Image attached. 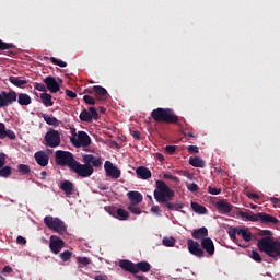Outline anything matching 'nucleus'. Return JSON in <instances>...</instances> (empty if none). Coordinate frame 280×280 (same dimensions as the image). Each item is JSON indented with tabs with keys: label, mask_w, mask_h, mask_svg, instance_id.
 Here are the masks:
<instances>
[{
	"label": "nucleus",
	"mask_w": 280,
	"mask_h": 280,
	"mask_svg": "<svg viewBox=\"0 0 280 280\" xmlns=\"http://www.w3.org/2000/svg\"><path fill=\"white\" fill-rule=\"evenodd\" d=\"M94 279H95V280H108V279L106 278V276H103V275H96V276L94 277Z\"/></svg>",
	"instance_id": "obj_59"
},
{
	"label": "nucleus",
	"mask_w": 280,
	"mask_h": 280,
	"mask_svg": "<svg viewBox=\"0 0 280 280\" xmlns=\"http://www.w3.org/2000/svg\"><path fill=\"white\" fill-rule=\"evenodd\" d=\"M39 178H40V180H45V178H47V172L46 171H42Z\"/></svg>",
	"instance_id": "obj_61"
},
{
	"label": "nucleus",
	"mask_w": 280,
	"mask_h": 280,
	"mask_svg": "<svg viewBox=\"0 0 280 280\" xmlns=\"http://www.w3.org/2000/svg\"><path fill=\"white\" fill-rule=\"evenodd\" d=\"M188 152H189V154H198V152H200V150L196 145H189Z\"/></svg>",
	"instance_id": "obj_50"
},
{
	"label": "nucleus",
	"mask_w": 280,
	"mask_h": 280,
	"mask_svg": "<svg viewBox=\"0 0 280 280\" xmlns=\"http://www.w3.org/2000/svg\"><path fill=\"white\" fill-rule=\"evenodd\" d=\"M18 100V93L14 90L10 91H0V108H8V106H12L14 102Z\"/></svg>",
	"instance_id": "obj_9"
},
{
	"label": "nucleus",
	"mask_w": 280,
	"mask_h": 280,
	"mask_svg": "<svg viewBox=\"0 0 280 280\" xmlns=\"http://www.w3.org/2000/svg\"><path fill=\"white\" fill-rule=\"evenodd\" d=\"M88 93H90L91 95H93L94 93L98 102H106V100H108V91H106V89L101 85H94L92 90H88Z\"/></svg>",
	"instance_id": "obj_12"
},
{
	"label": "nucleus",
	"mask_w": 280,
	"mask_h": 280,
	"mask_svg": "<svg viewBox=\"0 0 280 280\" xmlns=\"http://www.w3.org/2000/svg\"><path fill=\"white\" fill-rule=\"evenodd\" d=\"M40 100H42L44 106H47V107L54 106V101H51V94L46 93V92L42 93Z\"/></svg>",
	"instance_id": "obj_30"
},
{
	"label": "nucleus",
	"mask_w": 280,
	"mask_h": 280,
	"mask_svg": "<svg viewBox=\"0 0 280 280\" xmlns=\"http://www.w3.org/2000/svg\"><path fill=\"white\" fill-rule=\"evenodd\" d=\"M9 82L13 84L14 86H18L19 89H22L27 84V80H22L21 77H9Z\"/></svg>",
	"instance_id": "obj_25"
},
{
	"label": "nucleus",
	"mask_w": 280,
	"mask_h": 280,
	"mask_svg": "<svg viewBox=\"0 0 280 280\" xmlns=\"http://www.w3.org/2000/svg\"><path fill=\"white\" fill-rule=\"evenodd\" d=\"M83 101L85 104H89L90 106H95V98L91 95H84Z\"/></svg>",
	"instance_id": "obj_43"
},
{
	"label": "nucleus",
	"mask_w": 280,
	"mask_h": 280,
	"mask_svg": "<svg viewBox=\"0 0 280 280\" xmlns=\"http://www.w3.org/2000/svg\"><path fill=\"white\" fill-rule=\"evenodd\" d=\"M116 214L118 215L119 220H126V218H128L130 215V213H128V211H126L122 208H118L116 211Z\"/></svg>",
	"instance_id": "obj_34"
},
{
	"label": "nucleus",
	"mask_w": 280,
	"mask_h": 280,
	"mask_svg": "<svg viewBox=\"0 0 280 280\" xmlns=\"http://www.w3.org/2000/svg\"><path fill=\"white\" fill-rule=\"evenodd\" d=\"M191 209L195 211V213H199V215H206L207 213V207L198 203V202H191Z\"/></svg>",
	"instance_id": "obj_26"
},
{
	"label": "nucleus",
	"mask_w": 280,
	"mask_h": 280,
	"mask_svg": "<svg viewBox=\"0 0 280 280\" xmlns=\"http://www.w3.org/2000/svg\"><path fill=\"white\" fill-rule=\"evenodd\" d=\"M44 84L46 89L50 91V93H58L60 91V84L56 81V78L48 75L44 79Z\"/></svg>",
	"instance_id": "obj_15"
},
{
	"label": "nucleus",
	"mask_w": 280,
	"mask_h": 280,
	"mask_svg": "<svg viewBox=\"0 0 280 280\" xmlns=\"http://www.w3.org/2000/svg\"><path fill=\"white\" fill-rule=\"evenodd\" d=\"M153 196L156 202L168 211H180V209H185V203L172 202V200H174V196H176V192L161 179L155 182Z\"/></svg>",
	"instance_id": "obj_2"
},
{
	"label": "nucleus",
	"mask_w": 280,
	"mask_h": 280,
	"mask_svg": "<svg viewBox=\"0 0 280 280\" xmlns=\"http://www.w3.org/2000/svg\"><path fill=\"white\" fill-rule=\"evenodd\" d=\"M77 145H79V148H89V145H91V137L86 131L78 132Z\"/></svg>",
	"instance_id": "obj_18"
},
{
	"label": "nucleus",
	"mask_w": 280,
	"mask_h": 280,
	"mask_svg": "<svg viewBox=\"0 0 280 280\" xmlns=\"http://www.w3.org/2000/svg\"><path fill=\"white\" fill-rule=\"evenodd\" d=\"M50 62H52V65H57L58 67H62V68L67 67L66 61L59 60L56 57H51Z\"/></svg>",
	"instance_id": "obj_40"
},
{
	"label": "nucleus",
	"mask_w": 280,
	"mask_h": 280,
	"mask_svg": "<svg viewBox=\"0 0 280 280\" xmlns=\"http://www.w3.org/2000/svg\"><path fill=\"white\" fill-rule=\"evenodd\" d=\"M104 170L108 178H115V179L121 178V171L117 168V166L113 165L110 161L105 162Z\"/></svg>",
	"instance_id": "obj_13"
},
{
	"label": "nucleus",
	"mask_w": 280,
	"mask_h": 280,
	"mask_svg": "<svg viewBox=\"0 0 280 280\" xmlns=\"http://www.w3.org/2000/svg\"><path fill=\"white\" fill-rule=\"evenodd\" d=\"M16 242H18V244H27V240H25V237H23V236H18V238H16Z\"/></svg>",
	"instance_id": "obj_56"
},
{
	"label": "nucleus",
	"mask_w": 280,
	"mask_h": 280,
	"mask_svg": "<svg viewBox=\"0 0 280 280\" xmlns=\"http://www.w3.org/2000/svg\"><path fill=\"white\" fill-rule=\"evenodd\" d=\"M44 224L47 226V229H50V231H55V233L62 234L67 231V225H65V222L59 218H54L51 215L44 218Z\"/></svg>",
	"instance_id": "obj_7"
},
{
	"label": "nucleus",
	"mask_w": 280,
	"mask_h": 280,
	"mask_svg": "<svg viewBox=\"0 0 280 280\" xmlns=\"http://www.w3.org/2000/svg\"><path fill=\"white\" fill-rule=\"evenodd\" d=\"M138 203H130L128 206V211L133 213V215H141V208L137 207Z\"/></svg>",
	"instance_id": "obj_33"
},
{
	"label": "nucleus",
	"mask_w": 280,
	"mask_h": 280,
	"mask_svg": "<svg viewBox=\"0 0 280 280\" xmlns=\"http://www.w3.org/2000/svg\"><path fill=\"white\" fill-rule=\"evenodd\" d=\"M72 256L73 253L71 250H65L63 253L59 254L60 259H62L63 261H69Z\"/></svg>",
	"instance_id": "obj_37"
},
{
	"label": "nucleus",
	"mask_w": 280,
	"mask_h": 280,
	"mask_svg": "<svg viewBox=\"0 0 280 280\" xmlns=\"http://www.w3.org/2000/svg\"><path fill=\"white\" fill-rule=\"evenodd\" d=\"M258 250L265 253L268 257L277 259L280 257V241H275L270 237H261L257 242Z\"/></svg>",
	"instance_id": "obj_4"
},
{
	"label": "nucleus",
	"mask_w": 280,
	"mask_h": 280,
	"mask_svg": "<svg viewBox=\"0 0 280 280\" xmlns=\"http://www.w3.org/2000/svg\"><path fill=\"white\" fill-rule=\"evenodd\" d=\"M270 201L273 203V205H277V202H279V199L277 197H271L270 198Z\"/></svg>",
	"instance_id": "obj_62"
},
{
	"label": "nucleus",
	"mask_w": 280,
	"mask_h": 280,
	"mask_svg": "<svg viewBox=\"0 0 280 280\" xmlns=\"http://www.w3.org/2000/svg\"><path fill=\"white\" fill-rule=\"evenodd\" d=\"M189 165H191L192 167H205V160L199 156H190Z\"/></svg>",
	"instance_id": "obj_27"
},
{
	"label": "nucleus",
	"mask_w": 280,
	"mask_h": 280,
	"mask_svg": "<svg viewBox=\"0 0 280 280\" xmlns=\"http://www.w3.org/2000/svg\"><path fill=\"white\" fill-rule=\"evenodd\" d=\"M208 194H211V196H219V194H222V189L209 186Z\"/></svg>",
	"instance_id": "obj_41"
},
{
	"label": "nucleus",
	"mask_w": 280,
	"mask_h": 280,
	"mask_svg": "<svg viewBox=\"0 0 280 280\" xmlns=\"http://www.w3.org/2000/svg\"><path fill=\"white\" fill-rule=\"evenodd\" d=\"M35 91H42V93H47V86L43 83L35 82L34 83Z\"/></svg>",
	"instance_id": "obj_42"
},
{
	"label": "nucleus",
	"mask_w": 280,
	"mask_h": 280,
	"mask_svg": "<svg viewBox=\"0 0 280 280\" xmlns=\"http://www.w3.org/2000/svg\"><path fill=\"white\" fill-rule=\"evenodd\" d=\"M186 187L188 191H192V192L198 191V184L196 183H186Z\"/></svg>",
	"instance_id": "obj_46"
},
{
	"label": "nucleus",
	"mask_w": 280,
	"mask_h": 280,
	"mask_svg": "<svg viewBox=\"0 0 280 280\" xmlns=\"http://www.w3.org/2000/svg\"><path fill=\"white\" fill-rule=\"evenodd\" d=\"M4 133H5V124L0 122V139L3 138Z\"/></svg>",
	"instance_id": "obj_54"
},
{
	"label": "nucleus",
	"mask_w": 280,
	"mask_h": 280,
	"mask_svg": "<svg viewBox=\"0 0 280 280\" xmlns=\"http://www.w3.org/2000/svg\"><path fill=\"white\" fill-rule=\"evenodd\" d=\"M12 174V167L10 166H2L0 167V177L8 178Z\"/></svg>",
	"instance_id": "obj_31"
},
{
	"label": "nucleus",
	"mask_w": 280,
	"mask_h": 280,
	"mask_svg": "<svg viewBox=\"0 0 280 280\" xmlns=\"http://www.w3.org/2000/svg\"><path fill=\"white\" fill-rule=\"evenodd\" d=\"M55 161L60 167H69L80 178H89L93 176V172H95L94 167H102V158L93 154H84L82 155L84 164H81L73 158V153L62 150L55 152Z\"/></svg>",
	"instance_id": "obj_1"
},
{
	"label": "nucleus",
	"mask_w": 280,
	"mask_h": 280,
	"mask_svg": "<svg viewBox=\"0 0 280 280\" xmlns=\"http://www.w3.org/2000/svg\"><path fill=\"white\" fill-rule=\"evenodd\" d=\"M127 197L130 200V205H141V202H143V195H141V192L139 191H129L127 192Z\"/></svg>",
	"instance_id": "obj_22"
},
{
	"label": "nucleus",
	"mask_w": 280,
	"mask_h": 280,
	"mask_svg": "<svg viewBox=\"0 0 280 280\" xmlns=\"http://www.w3.org/2000/svg\"><path fill=\"white\" fill-rule=\"evenodd\" d=\"M228 233L230 235V240L237 244V235H241L245 242H250L253 240V234L250 233V230L246 228H229Z\"/></svg>",
	"instance_id": "obj_8"
},
{
	"label": "nucleus",
	"mask_w": 280,
	"mask_h": 280,
	"mask_svg": "<svg viewBox=\"0 0 280 280\" xmlns=\"http://www.w3.org/2000/svg\"><path fill=\"white\" fill-rule=\"evenodd\" d=\"M80 121H85L86 124H93V119L91 113L89 110L83 109L79 115Z\"/></svg>",
	"instance_id": "obj_29"
},
{
	"label": "nucleus",
	"mask_w": 280,
	"mask_h": 280,
	"mask_svg": "<svg viewBox=\"0 0 280 280\" xmlns=\"http://www.w3.org/2000/svg\"><path fill=\"white\" fill-rule=\"evenodd\" d=\"M151 117L156 124H178V116L172 108H156L151 112Z\"/></svg>",
	"instance_id": "obj_5"
},
{
	"label": "nucleus",
	"mask_w": 280,
	"mask_h": 280,
	"mask_svg": "<svg viewBox=\"0 0 280 280\" xmlns=\"http://www.w3.org/2000/svg\"><path fill=\"white\" fill-rule=\"evenodd\" d=\"M147 198H148L150 205H154V199H152V196L147 195Z\"/></svg>",
	"instance_id": "obj_63"
},
{
	"label": "nucleus",
	"mask_w": 280,
	"mask_h": 280,
	"mask_svg": "<svg viewBox=\"0 0 280 280\" xmlns=\"http://www.w3.org/2000/svg\"><path fill=\"white\" fill-rule=\"evenodd\" d=\"M34 159L40 167H47L49 165V154L45 151H37L34 154Z\"/></svg>",
	"instance_id": "obj_16"
},
{
	"label": "nucleus",
	"mask_w": 280,
	"mask_h": 280,
	"mask_svg": "<svg viewBox=\"0 0 280 280\" xmlns=\"http://www.w3.org/2000/svg\"><path fill=\"white\" fill-rule=\"evenodd\" d=\"M201 248L206 250L208 255H215V245L209 236L201 241Z\"/></svg>",
	"instance_id": "obj_21"
},
{
	"label": "nucleus",
	"mask_w": 280,
	"mask_h": 280,
	"mask_svg": "<svg viewBox=\"0 0 280 280\" xmlns=\"http://www.w3.org/2000/svg\"><path fill=\"white\" fill-rule=\"evenodd\" d=\"M187 247L190 255L195 257H205V249L200 247V244L191 238L187 240Z\"/></svg>",
	"instance_id": "obj_11"
},
{
	"label": "nucleus",
	"mask_w": 280,
	"mask_h": 280,
	"mask_svg": "<svg viewBox=\"0 0 280 280\" xmlns=\"http://www.w3.org/2000/svg\"><path fill=\"white\" fill-rule=\"evenodd\" d=\"M136 174L138 178H141L142 180H148V178H152V172L145 166H139L136 170Z\"/></svg>",
	"instance_id": "obj_23"
},
{
	"label": "nucleus",
	"mask_w": 280,
	"mask_h": 280,
	"mask_svg": "<svg viewBox=\"0 0 280 280\" xmlns=\"http://www.w3.org/2000/svg\"><path fill=\"white\" fill-rule=\"evenodd\" d=\"M2 272H8V273L12 272V267H10L8 265L4 266L3 269H2Z\"/></svg>",
	"instance_id": "obj_60"
},
{
	"label": "nucleus",
	"mask_w": 280,
	"mask_h": 280,
	"mask_svg": "<svg viewBox=\"0 0 280 280\" xmlns=\"http://www.w3.org/2000/svg\"><path fill=\"white\" fill-rule=\"evenodd\" d=\"M159 211H161V208L159 206H152L151 208L152 213H159Z\"/></svg>",
	"instance_id": "obj_57"
},
{
	"label": "nucleus",
	"mask_w": 280,
	"mask_h": 280,
	"mask_svg": "<svg viewBox=\"0 0 280 280\" xmlns=\"http://www.w3.org/2000/svg\"><path fill=\"white\" fill-rule=\"evenodd\" d=\"M66 95L71 100H75L78 97V94L71 90H66Z\"/></svg>",
	"instance_id": "obj_51"
},
{
	"label": "nucleus",
	"mask_w": 280,
	"mask_h": 280,
	"mask_svg": "<svg viewBox=\"0 0 280 280\" xmlns=\"http://www.w3.org/2000/svg\"><path fill=\"white\" fill-rule=\"evenodd\" d=\"M247 198H250L252 200H259V195L255 192H248Z\"/></svg>",
	"instance_id": "obj_53"
},
{
	"label": "nucleus",
	"mask_w": 280,
	"mask_h": 280,
	"mask_svg": "<svg viewBox=\"0 0 280 280\" xmlns=\"http://www.w3.org/2000/svg\"><path fill=\"white\" fill-rule=\"evenodd\" d=\"M100 113H102L103 115L106 114V108L105 107H100Z\"/></svg>",
	"instance_id": "obj_64"
},
{
	"label": "nucleus",
	"mask_w": 280,
	"mask_h": 280,
	"mask_svg": "<svg viewBox=\"0 0 280 280\" xmlns=\"http://www.w3.org/2000/svg\"><path fill=\"white\" fill-rule=\"evenodd\" d=\"M130 135L136 139V141H141V139H143V137H141V132L137 130H130Z\"/></svg>",
	"instance_id": "obj_47"
},
{
	"label": "nucleus",
	"mask_w": 280,
	"mask_h": 280,
	"mask_svg": "<svg viewBox=\"0 0 280 280\" xmlns=\"http://www.w3.org/2000/svg\"><path fill=\"white\" fill-rule=\"evenodd\" d=\"M88 110L92 119H100V114L97 113V109L95 107H89Z\"/></svg>",
	"instance_id": "obj_44"
},
{
	"label": "nucleus",
	"mask_w": 280,
	"mask_h": 280,
	"mask_svg": "<svg viewBox=\"0 0 280 280\" xmlns=\"http://www.w3.org/2000/svg\"><path fill=\"white\" fill-rule=\"evenodd\" d=\"M18 103L20 106H30L32 104V97L27 93L18 94Z\"/></svg>",
	"instance_id": "obj_24"
},
{
	"label": "nucleus",
	"mask_w": 280,
	"mask_h": 280,
	"mask_svg": "<svg viewBox=\"0 0 280 280\" xmlns=\"http://www.w3.org/2000/svg\"><path fill=\"white\" fill-rule=\"evenodd\" d=\"M74 185L71 180L65 179L59 183V189L66 194V196H73Z\"/></svg>",
	"instance_id": "obj_19"
},
{
	"label": "nucleus",
	"mask_w": 280,
	"mask_h": 280,
	"mask_svg": "<svg viewBox=\"0 0 280 280\" xmlns=\"http://www.w3.org/2000/svg\"><path fill=\"white\" fill-rule=\"evenodd\" d=\"M163 177L166 179V180H178V177L172 175V174H164Z\"/></svg>",
	"instance_id": "obj_52"
},
{
	"label": "nucleus",
	"mask_w": 280,
	"mask_h": 280,
	"mask_svg": "<svg viewBox=\"0 0 280 280\" xmlns=\"http://www.w3.org/2000/svg\"><path fill=\"white\" fill-rule=\"evenodd\" d=\"M49 248L54 255H58L62 248H65V241L61 238L57 237L54 240V236H51L50 242H49Z\"/></svg>",
	"instance_id": "obj_17"
},
{
	"label": "nucleus",
	"mask_w": 280,
	"mask_h": 280,
	"mask_svg": "<svg viewBox=\"0 0 280 280\" xmlns=\"http://www.w3.org/2000/svg\"><path fill=\"white\" fill-rule=\"evenodd\" d=\"M77 260L81 266H89V264H91V259L89 257H78Z\"/></svg>",
	"instance_id": "obj_45"
},
{
	"label": "nucleus",
	"mask_w": 280,
	"mask_h": 280,
	"mask_svg": "<svg viewBox=\"0 0 280 280\" xmlns=\"http://www.w3.org/2000/svg\"><path fill=\"white\" fill-rule=\"evenodd\" d=\"M5 165V153H0V168Z\"/></svg>",
	"instance_id": "obj_55"
},
{
	"label": "nucleus",
	"mask_w": 280,
	"mask_h": 280,
	"mask_svg": "<svg viewBox=\"0 0 280 280\" xmlns=\"http://www.w3.org/2000/svg\"><path fill=\"white\" fill-rule=\"evenodd\" d=\"M14 48V44L12 43H4L0 39V51H5V49H12Z\"/></svg>",
	"instance_id": "obj_39"
},
{
	"label": "nucleus",
	"mask_w": 280,
	"mask_h": 280,
	"mask_svg": "<svg viewBox=\"0 0 280 280\" xmlns=\"http://www.w3.org/2000/svg\"><path fill=\"white\" fill-rule=\"evenodd\" d=\"M42 117H43L44 121H46V124L48 126H59L60 125V120L57 119L54 116H49L47 114H43Z\"/></svg>",
	"instance_id": "obj_28"
},
{
	"label": "nucleus",
	"mask_w": 280,
	"mask_h": 280,
	"mask_svg": "<svg viewBox=\"0 0 280 280\" xmlns=\"http://www.w3.org/2000/svg\"><path fill=\"white\" fill-rule=\"evenodd\" d=\"M191 237L194 240H200V242H202L203 240H207V237H209V230L206 226L192 230Z\"/></svg>",
	"instance_id": "obj_20"
},
{
	"label": "nucleus",
	"mask_w": 280,
	"mask_h": 280,
	"mask_svg": "<svg viewBox=\"0 0 280 280\" xmlns=\"http://www.w3.org/2000/svg\"><path fill=\"white\" fill-rule=\"evenodd\" d=\"M260 235L262 237H269V240H272V231L270 230H261Z\"/></svg>",
	"instance_id": "obj_48"
},
{
	"label": "nucleus",
	"mask_w": 280,
	"mask_h": 280,
	"mask_svg": "<svg viewBox=\"0 0 280 280\" xmlns=\"http://www.w3.org/2000/svg\"><path fill=\"white\" fill-rule=\"evenodd\" d=\"M164 150L168 154H174L176 152V145H166Z\"/></svg>",
	"instance_id": "obj_49"
},
{
	"label": "nucleus",
	"mask_w": 280,
	"mask_h": 280,
	"mask_svg": "<svg viewBox=\"0 0 280 280\" xmlns=\"http://www.w3.org/2000/svg\"><path fill=\"white\" fill-rule=\"evenodd\" d=\"M119 266L126 272H130L131 275H139V272H150L152 270V266L148 261L132 262L128 259H122L119 261Z\"/></svg>",
	"instance_id": "obj_6"
},
{
	"label": "nucleus",
	"mask_w": 280,
	"mask_h": 280,
	"mask_svg": "<svg viewBox=\"0 0 280 280\" xmlns=\"http://www.w3.org/2000/svg\"><path fill=\"white\" fill-rule=\"evenodd\" d=\"M249 256L254 259V261H257V264H261V261H264V258H261V255H259V252L257 250H252Z\"/></svg>",
	"instance_id": "obj_38"
},
{
	"label": "nucleus",
	"mask_w": 280,
	"mask_h": 280,
	"mask_svg": "<svg viewBox=\"0 0 280 280\" xmlns=\"http://www.w3.org/2000/svg\"><path fill=\"white\" fill-rule=\"evenodd\" d=\"M237 215H240L241 220H244V222H260V224H279V219H277V217H273L272 214H268L265 212H258L255 214V212L247 210L246 212L240 211Z\"/></svg>",
	"instance_id": "obj_3"
},
{
	"label": "nucleus",
	"mask_w": 280,
	"mask_h": 280,
	"mask_svg": "<svg viewBox=\"0 0 280 280\" xmlns=\"http://www.w3.org/2000/svg\"><path fill=\"white\" fill-rule=\"evenodd\" d=\"M133 275H135V278L138 280H148V278L143 275H137V273H133Z\"/></svg>",
	"instance_id": "obj_58"
},
{
	"label": "nucleus",
	"mask_w": 280,
	"mask_h": 280,
	"mask_svg": "<svg viewBox=\"0 0 280 280\" xmlns=\"http://www.w3.org/2000/svg\"><path fill=\"white\" fill-rule=\"evenodd\" d=\"M7 137L8 139H11V141H14V139H16V133H14V131L11 129H5L1 139H7Z\"/></svg>",
	"instance_id": "obj_35"
},
{
	"label": "nucleus",
	"mask_w": 280,
	"mask_h": 280,
	"mask_svg": "<svg viewBox=\"0 0 280 280\" xmlns=\"http://www.w3.org/2000/svg\"><path fill=\"white\" fill-rule=\"evenodd\" d=\"M163 246H166L168 248H172L176 244V238L175 237H164L162 240Z\"/></svg>",
	"instance_id": "obj_32"
},
{
	"label": "nucleus",
	"mask_w": 280,
	"mask_h": 280,
	"mask_svg": "<svg viewBox=\"0 0 280 280\" xmlns=\"http://www.w3.org/2000/svg\"><path fill=\"white\" fill-rule=\"evenodd\" d=\"M18 172H20V174H30L31 170H30V165L26 164H19L18 165Z\"/></svg>",
	"instance_id": "obj_36"
},
{
	"label": "nucleus",
	"mask_w": 280,
	"mask_h": 280,
	"mask_svg": "<svg viewBox=\"0 0 280 280\" xmlns=\"http://www.w3.org/2000/svg\"><path fill=\"white\" fill-rule=\"evenodd\" d=\"M214 206L219 213H222L223 215H229V213L233 211V205L224 199L218 200Z\"/></svg>",
	"instance_id": "obj_14"
},
{
	"label": "nucleus",
	"mask_w": 280,
	"mask_h": 280,
	"mask_svg": "<svg viewBox=\"0 0 280 280\" xmlns=\"http://www.w3.org/2000/svg\"><path fill=\"white\" fill-rule=\"evenodd\" d=\"M44 139L48 148H58L60 145V132L56 129H49Z\"/></svg>",
	"instance_id": "obj_10"
}]
</instances>
